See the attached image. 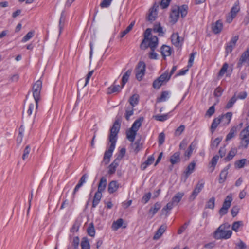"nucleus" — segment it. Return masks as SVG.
<instances>
[{
	"label": "nucleus",
	"mask_w": 249,
	"mask_h": 249,
	"mask_svg": "<svg viewBox=\"0 0 249 249\" xmlns=\"http://www.w3.org/2000/svg\"><path fill=\"white\" fill-rule=\"evenodd\" d=\"M219 156L218 155H215L214 156L213 158L212 159L211 164V167H213L212 171L214 170V169L215 167V166L217 164V161L219 159Z\"/></svg>",
	"instance_id": "63"
},
{
	"label": "nucleus",
	"mask_w": 249,
	"mask_h": 249,
	"mask_svg": "<svg viewBox=\"0 0 249 249\" xmlns=\"http://www.w3.org/2000/svg\"><path fill=\"white\" fill-rule=\"evenodd\" d=\"M65 20V11H63L61 12L60 18L59 19V28L60 34L62 32V29L63 28Z\"/></svg>",
	"instance_id": "43"
},
{
	"label": "nucleus",
	"mask_w": 249,
	"mask_h": 249,
	"mask_svg": "<svg viewBox=\"0 0 249 249\" xmlns=\"http://www.w3.org/2000/svg\"><path fill=\"white\" fill-rule=\"evenodd\" d=\"M132 71V69H129L123 75V76L122 77V83H121V85L122 86V87H124V86L125 85V84L128 81L129 77L131 74Z\"/></svg>",
	"instance_id": "30"
},
{
	"label": "nucleus",
	"mask_w": 249,
	"mask_h": 249,
	"mask_svg": "<svg viewBox=\"0 0 249 249\" xmlns=\"http://www.w3.org/2000/svg\"><path fill=\"white\" fill-rule=\"evenodd\" d=\"M239 10V3L238 1H236L234 3L233 6L231 7L230 14L231 15L232 17H235Z\"/></svg>",
	"instance_id": "32"
},
{
	"label": "nucleus",
	"mask_w": 249,
	"mask_h": 249,
	"mask_svg": "<svg viewBox=\"0 0 249 249\" xmlns=\"http://www.w3.org/2000/svg\"><path fill=\"white\" fill-rule=\"evenodd\" d=\"M174 206L175 205L171 201L168 202L166 205V206H165L162 209L161 212L162 213L164 214V213L166 212V214H167V212L168 211L171 210Z\"/></svg>",
	"instance_id": "54"
},
{
	"label": "nucleus",
	"mask_w": 249,
	"mask_h": 249,
	"mask_svg": "<svg viewBox=\"0 0 249 249\" xmlns=\"http://www.w3.org/2000/svg\"><path fill=\"white\" fill-rule=\"evenodd\" d=\"M163 83H161L160 80L156 78L153 82L152 87L155 89H159L160 87L162 85Z\"/></svg>",
	"instance_id": "60"
},
{
	"label": "nucleus",
	"mask_w": 249,
	"mask_h": 249,
	"mask_svg": "<svg viewBox=\"0 0 249 249\" xmlns=\"http://www.w3.org/2000/svg\"><path fill=\"white\" fill-rule=\"evenodd\" d=\"M228 66H229L228 64L227 63H225L223 65L222 68H221L220 71H219V72L218 73V75H217L218 77H219V78L222 77L224 75V74L227 71Z\"/></svg>",
	"instance_id": "50"
},
{
	"label": "nucleus",
	"mask_w": 249,
	"mask_h": 249,
	"mask_svg": "<svg viewBox=\"0 0 249 249\" xmlns=\"http://www.w3.org/2000/svg\"><path fill=\"white\" fill-rule=\"evenodd\" d=\"M107 184V178L105 177H102L100 178L99 183L98 185L97 191L102 193L106 189Z\"/></svg>",
	"instance_id": "23"
},
{
	"label": "nucleus",
	"mask_w": 249,
	"mask_h": 249,
	"mask_svg": "<svg viewBox=\"0 0 249 249\" xmlns=\"http://www.w3.org/2000/svg\"><path fill=\"white\" fill-rule=\"evenodd\" d=\"M158 45V38L157 36H151L149 39H148L147 43H144L142 46L140 44V47L141 50H145L148 47L150 48L151 51H155L156 48Z\"/></svg>",
	"instance_id": "6"
},
{
	"label": "nucleus",
	"mask_w": 249,
	"mask_h": 249,
	"mask_svg": "<svg viewBox=\"0 0 249 249\" xmlns=\"http://www.w3.org/2000/svg\"><path fill=\"white\" fill-rule=\"evenodd\" d=\"M222 119H223V116H219L218 117L215 118L213 120L211 126V131L212 133L214 132Z\"/></svg>",
	"instance_id": "19"
},
{
	"label": "nucleus",
	"mask_w": 249,
	"mask_h": 249,
	"mask_svg": "<svg viewBox=\"0 0 249 249\" xmlns=\"http://www.w3.org/2000/svg\"><path fill=\"white\" fill-rule=\"evenodd\" d=\"M30 151H31L30 146L29 145H27L24 150L23 154L22 157V158L23 160H25L28 157V155L30 152Z\"/></svg>",
	"instance_id": "62"
},
{
	"label": "nucleus",
	"mask_w": 249,
	"mask_h": 249,
	"mask_svg": "<svg viewBox=\"0 0 249 249\" xmlns=\"http://www.w3.org/2000/svg\"><path fill=\"white\" fill-rule=\"evenodd\" d=\"M246 63L248 66H249V47L244 52L239 58L237 64V67L241 69L244 63Z\"/></svg>",
	"instance_id": "10"
},
{
	"label": "nucleus",
	"mask_w": 249,
	"mask_h": 249,
	"mask_svg": "<svg viewBox=\"0 0 249 249\" xmlns=\"http://www.w3.org/2000/svg\"><path fill=\"white\" fill-rule=\"evenodd\" d=\"M161 205L159 202L155 203L153 207H151L149 210V213L151 214V217L154 216V215L157 213V212L160 209Z\"/></svg>",
	"instance_id": "27"
},
{
	"label": "nucleus",
	"mask_w": 249,
	"mask_h": 249,
	"mask_svg": "<svg viewBox=\"0 0 249 249\" xmlns=\"http://www.w3.org/2000/svg\"><path fill=\"white\" fill-rule=\"evenodd\" d=\"M228 173V172H226L225 171L222 170L220 173L219 178L218 180L219 183L222 184L225 181L227 178Z\"/></svg>",
	"instance_id": "47"
},
{
	"label": "nucleus",
	"mask_w": 249,
	"mask_h": 249,
	"mask_svg": "<svg viewBox=\"0 0 249 249\" xmlns=\"http://www.w3.org/2000/svg\"><path fill=\"white\" fill-rule=\"evenodd\" d=\"M146 65L143 61H140L135 68L136 78L139 81L142 80L145 73Z\"/></svg>",
	"instance_id": "7"
},
{
	"label": "nucleus",
	"mask_w": 249,
	"mask_h": 249,
	"mask_svg": "<svg viewBox=\"0 0 249 249\" xmlns=\"http://www.w3.org/2000/svg\"><path fill=\"white\" fill-rule=\"evenodd\" d=\"M236 151L235 149H231L230 151L227 156L224 158L225 161L227 162L232 160L235 156Z\"/></svg>",
	"instance_id": "49"
},
{
	"label": "nucleus",
	"mask_w": 249,
	"mask_h": 249,
	"mask_svg": "<svg viewBox=\"0 0 249 249\" xmlns=\"http://www.w3.org/2000/svg\"><path fill=\"white\" fill-rule=\"evenodd\" d=\"M80 222L78 220H75L72 227L70 229L71 232H77L80 226Z\"/></svg>",
	"instance_id": "53"
},
{
	"label": "nucleus",
	"mask_w": 249,
	"mask_h": 249,
	"mask_svg": "<svg viewBox=\"0 0 249 249\" xmlns=\"http://www.w3.org/2000/svg\"><path fill=\"white\" fill-rule=\"evenodd\" d=\"M240 137L241 145L247 148L249 144V124L241 131Z\"/></svg>",
	"instance_id": "8"
},
{
	"label": "nucleus",
	"mask_w": 249,
	"mask_h": 249,
	"mask_svg": "<svg viewBox=\"0 0 249 249\" xmlns=\"http://www.w3.org/2000/svg\"><path fill=\"white\" fill-rule=\"evenodd\" d=\"M129 102L131 107H134L138 104L139 99L137 95H133L129 99Z\"/></svg>",
	"instance_id": "48"
},
{
	"label": "nucleus",
	"mask_w": 249,
	"mask_h": 249,
	"mask_svg": "<svg viewBox=\"0 0 249 249\" xmlns=\"http://www.w3.org/2000/svg\"><path fill=\"white\" fill-rule=\"evenodd\" d=\"M180 152L177 151L170 157V161L172 165H175L178 163L180 161Z\"/></svg>",
	"instance_id": "22"
},
{
	"label": "nucleus",
	"mask_w": 249,
	"mask_h": 249,
	"mask_svg": "<svg viewBox=\"0 0 249 249\" xmlns=\"http://www.w3.org/2000/svg\"><path fill=\"white\" fill-rule=\"evenodd\" d=\"M157 78L159 79L160 80V81L163 84L164 82H168L170 79L171 78L168 75V73L167 71H166L163 73L161 74Z\"/></svg>",
	"instance_id": "42"
},
{
	"label": "nucleus",
	"mask_w": 249,
	"mask_h": 249,
	"mask_svg": "<svg viewBox=\"0 0 249 249\" xmlns=\"http://www.w3.org/2000/svg\"><path fill=\"white\" fill-rule=\"evenodd\" d=\"M237 129L238 126H233L226 136V141H229L233 138L235 136Z\"/></svg>",
	"instance_id": "31"
},
{
	"label": "nucleus",
	"mask_w": 249,
	"mask_h": 249,
	"mask_svg": "<svg viewBox=\"0 0 249 249\" xmlns=\"http://www.w3.org/2000/svg\"><path fill=\"white\" fill-rule=\"evenodd\" d=\"M224 225H221L214 231V238L216 239H228L232 235V231L231 230H225Z\"/></svg>",
	"instance_id": "3"
},
{
	"label": "nucleus",
	"mask_w": 249,
	"mask_h": 249,
	"mask_svg": "<svg viewBox=\"0 0 249 249\" xmlns=\"http://www.w3.org/2000/svg\"><path fill=\"white\" fill-rule=\"evenodd\" d=\"M81 246L82 249H90V246L87 237H84L82 238L81 242Z\"/></svg>",
	"instance_id": "36"
},
{
	"label": "nucleus",
	"mask_w": 249,
	"mask_h": 249,
	"mask_svg": "<svg viewBox=\"0 0 249 249\" xmlns=\"http://www.w3.org/2000/svg\"><path fill=\"white\" fill-rule=\"evenodd\" d=\"M237 101V97H236V93L234 94V95L230 99V100L228 101L227 104H226L225 108L226 109H229L231 107H232L235 103Z\"/></svg>",
	"instance_id": "41"
},
{
	"label": "nucleus",
	"mask_w": 249,
	"mask_h": 249,
	"mask_svg": "<svg viewBox=\"0 0 249 249\" xmlns=\"http://www.w3.org/2000/svg\"><path fill=\"white\" fill-rule=\"evenodd\" d=\"M144 118L143 117H140L136 120L134 121L133 123L131 128L133 129V130L138 131L139 128L141 127L142 125V123L143 122Z\"/></svg>",
	"instance_id": "29"
},
{
	"label": "nucleus",
	"mask_w": 249,
	"mask_h": 249,
	"mask_svg": "<svg viewBox=\"0 0 249 249\" xmlns=\"http://www.w3.org/2000/svg\"><path fill=\"white\" fill-rule=\"evenodd\" d=\"M169 92L168 91H163L161 92L160 96L157 98V102H161L165 101L169 98Z\"/></svg>",
	"instance_id": "35"
},
{
	"label": "nucleus",
	"mask_w": 249,
	"mask_h": 249,
	"mask_svg": "<svg viewBox=\"0 0 249 249\" xmlns=\"http://www.w3.org/2000/svg\"><path fill=\"white\" fill-rule=\"evenodd\" d=\"M134 24L135 22H132L124 31L120 33V37L121 38L124 37L127 33H128L132 29L133 26H134Z\"/></svg>",
	"instance_id": "39"
},
{
	"label": "nucleus",
	"mask_w": 249,
	"mask_h": 249,
	"mask_svg": "<svg viewBox=\"0 0 249 249\" xmlns=\"http://www.w3.org/2000/svg\"><path fill=\"white\" fill-rule=\"evenodd\" d=\"M141 139H139L137 140L133 144L134 146H135L134 151L136 153L140 151L142 148V144L141 143Z\"/></svg>",
	"instance_id": "52"
},
{
	"label": "nucleus",
	"mask_w": 249,
	"mask_h": 249,
	"mask_svg": "<svg viewBox=\"0 0 249 249\" xmlns=\"http://www.w3.org/2000/svg\"><path fill=\"white\" fill-rule=\"evenodd\" d=\"M151 35V29L147 28L144 32V38L141 42V46H142L144 43L148 42V39L150 38L149 36Z\"/></svg>",
	"instance_id": "37"
},
{
	"label": "nucleus",
	"mask_w": 249,
	"mask_h": 249,
	"mask_svg": "<svg viewBox=\"0 0 249 249\" xmlns=\"http://www.w3.org/2000/svg\"><path fill=\"white\" fill-rule=\"evenodd\" d=\"M196 54V52H192L189 57V61L188 62L187 68H190L193 65V62L194 61L195 55Z\"/></svg>",
	"instance_id": "58"
},
{
	"label": "nucleus",
	"mask_w": 249,
	"mask_h": 249,
	"mask_svg": "<svg viewBox=\"0 0 249 249\" xmlns=\"http://www.w3.org/2000/svg\"><path fill=\"white\" fill-rule=\"evenodd\" d=\"M166 229L167 226L166 225H161L155 232L153 237V239L154 240H158L160 239L161 235L165 231Z\"/></svg>",
	"instance_id": "18"
},
{
	"label": "nucleus",
	"mask_w": 249,
	"mask_h": 249,
	"mask_svg": "<svg viewBox=\"0 0 249 249\" xmlns=\"http://www.w3.org/2000/svg\"><path fill=\"white\" fill-rule=\"evenodd\" d=\"M239 39L238 36H235L231 38V40L227 45L225 48L226 53L228 54L231 53L233 48L235 46L236 43Z\"/></svg>",
	"instance_id": "11"
},
{
	"label": "nucleus",
	"mask_w": 249,
	"mask_h": 249,
	"mask_svg": "<svg viewBox=\"0 0 249 249\" xmlns=\"http://www.w3.org/2000/svg\"><path fill=\"white\" fill-rule=\"evenodd\" d=\"M155 160V158L153 155L149 156L147 160L141 164V168L142 170H144L146 169L148 166L151 165Z\"/></svg>",
	"instance_id": "26"
},
{
	"label": "nucleus",
	"mask_w": 249,
	"mask_h": 249,
	"mask_svg": "<svg viewBox=\"0 0 249 249\" xmlns=\"http://www.w3.org/2000/svg\"><path fill=\"white\" fill-rule=\"evenodd\" d=\"M222 140V137H217L214 140L212 141L210 145L211 148L213 149L214 148L217 147Z\"/></svg>",
	"instance_id": "46"
},
{
	"label": "nucleus",
	"mask_w": 249,
	"mask_h": 249,
	"mask_svg": "<svg viewBox=\"0 0 249 249\" xmlns=\"http://www.w3.org/2000/svg\"><path fill=\"white\" fill-rule=\"evenodd\" d=\"M196 165V162L194 160L191 162L183 172L185 178L187 179L189 176L194 172Z\"/></svg>",
	"instance_id": "14"
},
{
	"label": "nucleus",
	"mask_w": 249,
	"mask_h": 249,
	"mask_svg": "<svg viewBox=\"0 0 249 249\" xmlns=\"http://www.w3.org/2000/svg\"><path fill=\"white\" fill-rule=\"evenodd\" d=\"M243 225V222L241 221H238L233 222L232 224L231 229L232 230L234 231L235 232H237L238 231V229L241 226Z\"/></svg>",
	"instance_id": "56"
},
{
	"label": "nucleus",
	"mask_w": 249,
	"mask_h": 249,
	"mask_svg": "<svg viewBox=\"0 0 249 249\" xmlns=\"http://www.w3.org/2000/svg\"><path fill=\"white\" fill-rule=\"evenodd\" d=\"M215 198L213 196L209 199L206 202L205 206V209H210L213 210L215 207Z\"/></svg>",
	"instance_id": "34"
},
{
	"label": "nucleus",
	"mask_w": 249,
	"mask_h": 249,
	"mask_svg": "<svg viewBox=\"0 0 249 249\" xmlns=\"http://www.w3.org/2000/svg\"><path fill=\"white\" fill-rule=\"evenodd\" d=\"M34 32H29L22 39L21 41L25 42L30 39L34 36Z\"/></svg>",
	"instance_id": "61"
},
{
	"label": "nucleus",
	"mask_w": 249,
	"mask_h": 249,
	"mask_svg": "<svg viewBox=\"0 0 249 249\" xmlns=\"http://www.w3.org/2000/svg\"><path fill=\"white\" fill-rule=\"evenodd\" d=\"M121 126V123L118 119L115 120L113 125L110 129V133L108 136L109 142L111 143L109 148L104 153L103 162L106 165L109 163L112 153L115 148V145L117 140V134L119 132Z\"/></svg>",
	"instance_id": "1"
},
{
	"label": "nucleus",
	"mask_w": 249,
	"mask_h": 249,
	"mask_svg": "<svg viewBox=\"0 0 249 249\" xmlns=\"http://www.w3.org/2000/svg\"><path fill=\"white\" fill-rule=\"evenodd\" d=\"M42 89V81L37 80L33 86V95L36 102V110L38 108L40 98V92Z\"/></svg>",
	"instance_id": "4"
},
{
	"label": "nucleus",
	"mask_w": 249,
	"mask_h": 249,
	"mask_svg": "<svg viewBox=\"0 0 249 249\" xmlns=\"http://www.w3.org/2000/svg\"><path fill=\"white\" fill-rule=\"evenodd\" d=\"M204 186V182L203 180H201L196 185L195 188L193 190L191 194L189 196V200L193 201L195 199L198 194L203 189Z\"/></svg>",
	"instance_id": "9"
},
{
	"label": "nucleus",
	"mask_w": 249,
	"mask_h": 249,
	"mask_svg": "<svg viewBox=\"0 0 249 249\" xmlns=\"http://www.w3.org/2000/svg\"><path fill=\"white\" fill-rule=\"evenodd\" d=\"M153 118L157 121L164 122L168 119L169 115L168 113L162 115L158 114L154 116Z\"/></svg>",
	"instance_id": "44"
},
{
	"label": "nucleus",
	"mask_w": 249,
	"mask_h": 249,
	"mask_svg": "<svg viewBox=\"0 0 249 249\" xmlns=\"http://www.w3.org/2000/svg\"><path fill=\"white\" fill-rule=\"evenodd\" d=\"M23 133H24V128L23 126L21 125L19 128V133L18 135L17 138V142L18 144H20L22 142V139L23 138Z\"/></svg>",
	"instance_id": "45"
},
{
	"label": "nucleus",
	"mask_w": 249,
	"mask_h": 249,
	"mask_svg": "<svg viewBox=\"0 0 249 249\" xmlns=\"http://www.w3.org/2000/svg\"><path fill=\"white\" fill-rule=\"evenodd\" d=\"M123 88V87L122 85H114L113 84L107 89V93L111 94L114 93H119Z\"/></svg>",
	"instance_id": "16"
},
{
	"label": "nucleus",
	"mask_w": 249,
	"mask_h": 249,
	"mask_svg": "<svg viewBox=\"0 0 249 249\" xmlns=\"http://www.w3.org/2000/svg\"><path fill=\"white\" fill-rule=\"evenodd\" d=\"M158 7V6H156V4H155L149 10V13L147 17V19L150 22H152L156 19L157 15V11Z\"/></svg>",
	"instance_id": "12"
},
{
	"label": "nucleus",
	"mask_w": 249,
	"mask_h": 249,
	"mask_svg": "<svg viewBox=\"0 0 249 249\" xmlns=\"http://www.w3.org/2000/svg\"><path fill=\"white\" fill-rule=\"evenodd\" d=\"M119 162H120L118 161V160H114L108 166V174L109 175H112L115 173L116 168L118 166Z\"/></svg>",
	"instance_id": "25"
},
{
	"label": "nucleus",
	"mask_w": 249,
	"mask_h": 249,
	"mask_svg": "<svg viewBox=\"0 0 249 249\" xmlns=\"http://www.w3.org/2000/svg\"><path fill=\"white\" fill-rule=\"evenodd\" d=\"M233 200L232 196L231 194L228 195L224 199L222 207L219 211V214L221 217L226 214L230 208L231 202Z\"/></svg>",
	"instance_id": "5"
},
{
	"label": "nucleus",
	"mask_w": 249,
	"mask_h": 249,
	"mask_svg": "<svg viewBox=\"0 0 249 249\" xmlns=\"http://www.w3.org/2000/svg\"><path fill=\"white\" fill-rule=\"evenodd\" d=\"M172 52V48L168 45H163L160 48V53L164 60L166 59V56H169L171 55Z\"/></svg>",
	"instance_id": "13"
},
{
	"label": "nucleus",
	"mask_w": 249,
	"mask_h": 249,
	"mask_svg": "<svg viewBox=\"0 0 249 249\" xmlns=\"http://www.w3.org/2000/svg\"><path fill=\"white\" fill-rule=\"evenodd\" d=\"M184 195L183 192H179L177 193L172 198L171 202L176 206L181 201L182 198Z\"/></svg>",
	"instance_id": "24"
},
{
	"label": "nucleus",
	"mask_w": 249,
	"mask_h": 249,
	"mask_svg": "<svg viewBox=\"0 0 249 249\" xmlns=\"http://www.w3.org/2000/svg\"><path fill=\"white\" fill-rule=\"evenodd\" d=\"M87 232L89 236L91 237H94L95 233V231L94 229V227L93 223H91L89 224L88 229Z\"/></svg>",
	"instance_id": "51"
},
{
	"label": "nucleus",
	"mask_w": 249,
	"mask_h": 249,
	"mask_svg": "<svg viewBox=\"0 0 249 249\" xmlns=\"http://www.w3.org/2000/svg\"><path fill=\"white\" fill-rule=\"evenodd\" d=\"M102 197V193L99 192V191H97L94 196L93 201H92V209L95 208L100 203L101 199Z\"/></svg>",
	"instance_id": "21"
},
{
	"label": "nucleus",
	"mask_w": 249,
	"mask_h": 249,
	"mask_svg": "<svg viewBox=\"0 0 249 249\" xmlns=\"http://www.w3.org/2000/svg\"><path fill=\"white\" fill-rule=\"evenodd\" d=\"M151 196L150 192H148L145 194L142 197L141 202L143 204L147 203L150 200Z\"/></svg>",
	"instance_id": "64"
},
{
	"label": "nucleus",
	"mask_w": 249,
	"mask_h": 249,
	"mask_svg": "<svg viewBox=\"0 0 249 249\" xmlns=\"http://www.w3.org/2000/svg\"><path fill=\"white\" fill-rule=\"evenodd\" d=\"M196 143H194V142H192L185 151L184 155L185 157H187V160H188L191 157L193 151L196 147Z\"/></svg>",
	"instance_id": "33"
},
{
	"label": "nucleus",
	"mask_w": 249,
	"mask_h": 249,
	"mask_svg": "<svg viewBox=\"0 0 249 249\" xmlns=\"http://www.w3.org/2000/svg\"><path fill=\"white\" fill-rule=\"evenodd\" d=\"M124 220L122 218H119L112 223V228L114 230H117L123 226Z\"/></svg>",
	"instance_id": "38"
},
{
	"label": "nucleus",
	"mask_w": 249,
	"mask_h": 249,
	"mask_svg": "<svg viewBox=\"0 0 249 249\" xmlns=\"http://www.w3.org/2000/svg\"><path fill=\"white\" fill-rule=\"evenodd\" d=\"M223 29V23L220 20H218L213 24L212 26L213 32L215 34L220 33Z\"/></svg>",
	"instance_id": "15"
},
{
	"label": "nucleus",
	"mask_w": 249,
	"mask_h": 249,
	"mask_svg": "<svg viewBox=\"0 0 249 249\" xmlns=\"http://www.w3.org/2000/svg\"><path fill=\"white\" fill-rule=\"evenodd\" d=\"M133 114V107H128L125 113V117L126 120L128 121L129 120L130 117Z\"/></svg>",
	"instance_id": "57"
},
{
	"label": "nucleus",
	"mask_w": 249,
	"mask_h": 249,
	"mask_svg": "<svg viewBox=\"0 0 249 249\" xmlns=\"http://www.w3.org/2000/svg\"><path fill=\"white\" fill-rule=\"evenodd\" d=\"M171 39L172 44L176 47L181 46L182 45L180 43V37L178 32L173 33L171 36Z\"/></svg>",
	"instance_id": "17"
},
{
	"label": "nucleus",
	"mask_w": 249,
	"mask_h": 249,
	"mask_svg": "<svg viewBox=\"0 0 249 249\" xmlns=\"http://www.w3.org/2000/svg\"><path fill=\"white\" fill-rule=\"evenodd\" d=\"M188 6L186 4H183L180 6L174 5L171 9V12L169 16L170 18V22L172 24H175L178 21L179 14L181 17L184 18L188 13Z\"/></svg>",
	"instance_id": "2"
},
{
	"label": "nucleus",
	"mask_w": 249,
	"mask_h": 249,
	"mask_svg": "<svg viewBox=\"0 0 249 249\" xmlns=\"http://www.w3.org/2000/svg\"><path fill=\"white\" fill-rule=\"evenodd\" d=\"M137 132L131 128L126 132V137L130 142H133L134 141Z\"/></svg>",
	"instance_id": "28"
},
{
	"label": "nucleus",
	"mask_w": 249,
	"mask_h": 249,
	"mask_svg": "<svg viewBox=\"0 0 249 249\" xmlns=\"http://www.w3.org/2000/svg\"><path fill=\"white\" fill-rule=\"evenodd\" d=\"M119 184L116 180H112L109 182L108 185V191L109 194H113L119 188Z\"/></svg>",
	"instance_id": "20"
},
{
	"label": "nucleus",
	"mask_w": 249,
	"mask_h": 249,
	"mask_svg": "<svg viewBox=\"0 0 249 249\" xmlns=\"http://www.w3.org/2000/svg\"><path fill=\"white\" fill-rule=\"evenodd\" d=\"M80 239L78 236L74 237L72 241L73 249H78L79 245Z\"/></svg>",
	"instance_id": "59"
},
{
	"label": "nucleus",
	"mask_w": 249,
	"mask_h": 249,
	"mask_svg": "<svg viewBox=\"0 0 249 249\" xmlns=\"http://www.w3.org/2000/svg\"><path fill=\"white\" fill-rule=\"evenodd\" d=\"M247 162V159H242L240 160H236L234 163V167L236 169H240L244 167Z\"/></svg>",
	"instance_id": "40"
},
{
	"label": "nucleus",
	"mask_w": 249,
	"mask_h": 249,
	"mask_svg": "<svg viewBox=\"0 0 249 249\" xmlns=\"http://www.w3.org/2000/svg\"><path fill=\"white\" fill-rule=\"evenodd\" d=\"M126 153V149L124 147L122 148L117 155L116 158L115 160H118V161H120V160L124 157Z\"/></svg>",
	"instance_id": "55"
}]
</instances>
